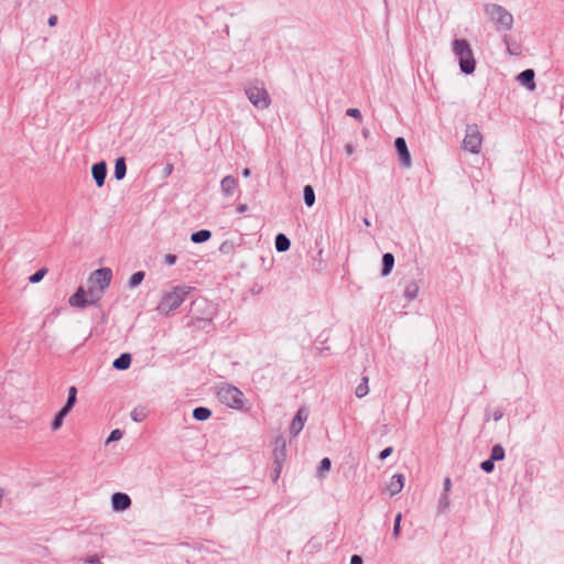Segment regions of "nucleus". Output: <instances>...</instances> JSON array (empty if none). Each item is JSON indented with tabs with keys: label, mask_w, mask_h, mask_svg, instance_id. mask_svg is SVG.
<instances>
[{
	"label": "nucleus",
	"mask_w": 564,
	"mask_h": 564,
	"mask_svg": "<svg viewBox=\"0 0 564 564\" xmlns=\"http://www.w3.org/2000/svg\"><path fill=\"white\" fill-rule=\"evenodd\" d=\"M194 292L195 288L193 286L186 284L175 285L171 291L162 294L155 310L161 315H167L178 308L187 300H191L192 305H196L197 301L192 299Z\"/></svg>",
	"instance_id": "f257e3e1"
},
{
	"label": "nucleus",
	"mask_w": 564,
	"mask_h": 564,
	"mask_svg": "<svg viewBox=\"0 0 564 564\" xmlns=\"http://www.w3.org/2000/svg\"><path fill=\"white\" fill-rule=\"evenodd\" d=\"M452 51L456 56L459 69L465 75H473L476 70V59L470 43L466 39H454Z\"/></svg>",
	"instance_id": "f03ea898"
},
{
	"label": "nucleus",
	"mask_w": 564,
	"mask_h": 564,
	"mask_svg": "<svg viewBox=\"0 0 564 564\" xmlns=\"http://www.w3.org/2000/svg\"><path fill=\"white\" fill-rule=\"evenodd\" d=\"M484 12L495 24L498 32L512 29L513 15L505 7L497 3H487L484 6Z\"/></svg>",
	"instance_id": "7ed1b4c3"
},
{
	"label": "nucleus",
	"mask_w": 564,
	"mask_h": 564,
	"mask_svg": "<svg viewBox=\"0 0 564 564\" xmlns=\"http://www.w3.org/2000/svg\"><path fill=\"white\" fill-rule=\"evenodd\" d=\"M219 401L235 410L243 408V393L235 386L226 384L217 393Z\"/></svg>",
	"instance_id": "20e7f679"
},
{
	"label": "nucleus",
	"mask_w": 564,
	"mask_h": 564,
	"mask_svg": "<svg viewBox=\"0 0 564 564\" xmlns=\"http://www.w3.org/2000/svg\"><path fill=\"white\" fill-rule=\"evenodd\" d=\"M482 143V134L476 123L467 124L466 134L463 140L464 150L477 154L480 152Z\"/></svg>",
	"instance_id": "39448f33"
},
{
	"label": "nucleus",
	"mask_w": 564,
	"mask_h": 564,
	"mask_svg": "<svg viewBox=\"0 0 564 564\" xmlns=\"http://www.w3.org/2000/svg\"><path fill=\"white\" fill-rule=\"evenodd\" d=\"M245 93L252 106L258 109H267L271 105L270 95L264 87H247Z\"/></svg>",
	"instance_id": "423d86ee"
},
{
	"label": "nucleus",
	"mask_w": 564,
	"mask_h": 564,
	"mask_svg": "<svg viewBox=\"0 0 564 564\" xmlns=\"http://www.w3.org/2000/svg\"><path fill=\"white\" fill-rule=\"evenodd\" d=\"M273 449V479L276 480L281 474L283 463L286 459V441L280 435L275 437Z\"/></svg>",
	"instance_id": "0eeeda50"
},
{
	"label": "nucleus",
	"mask_w": 564,
	"mask_h": 564,
	"mask_svg": "<svg viewBox=\"0 0 564 564\" xmlns=\"http://www.w3.org/2000/svg\"><path fill=\"white\" fill-rule=\"evenodd\" d=\"M111 279L112 270L110 268L102 267L90 274L89 282L96 285L99 292H104L110 285Z\"/></svg>",
	"instance_id": "6e6552de"
},
{
	"label": "nucleus",
	"mask_w": 564,
	"mask_h": 564,
	"mask_svg": "<svg viewBox=\"0 0 564 564\" xmlns=\"http://www.w3.org/2000/svg\"><path fill=\"white\" fill-rule=\"evenodd\" d=\"M394 150L398 154V159L400 161V164L403 167L409 169L412 165L411 154L408 149L406 141L403 137H398L394 140Z\"/></svg>",
	"instance_id": "1a4fd4ad"
},
{
	"label": "nucleus",
	"mask_w": 564,
	"mask_h": 564,
	"mask_svg": "<svg viewBox=\"0 0 564 564\" xmlns=\"http://www.w3.org/2000/svg\"><path fill=\"white\" fill-rule=\"evenodd\" d=\"M307 416H308V411L305 406H301L296 411V413L291 422V425H290V434L292 437H295L301 433V431L303 430L304 424L307 420Z\"/></svg>",
	"instance_id": "9d476101"
},
{
	"label": "nucleus",
	"mask_w": 564,
	"mask_h": 564,
	"mask_svg": "<svg viewBox=\"0 0 564 564\" xmlns=\"http://www.w3.org/2000/svg\"><path fill=\"white\" fill-rule=\"evenodd\" d=\"M132 500L126 492H115L111 496V508L116 512H123L131 507Z\"/></svg>",
	"instance_id": "9b49d317"
},
{
	"label": "nucleus",
	"mask_w": 564,
	"mask_h": 564,
	"mask_svg": "<svg viewBox=\"0 0 564 564\" xmlns=\"http://www.w3.org/2000/svg\"><path fill=\"white\" fill-rule=\"evenodd\" d=\"M107 174L108 167L105 161H99L93 164L91 175L97 187H102L105 185Z\"/></svg>",
	"instance_id": "f8f14e48"
},
{
	"label": "nucleus",
	"mask_w": 564,
	"mask_h": 564,
	"mask_svg": "<svg viewBox=\"0 0 564 564\" xmlns=\"http://www.w3.org/2000/svg\"><path fill=\"white\" fill-rule=\"evenodd\" d=\"M213 321L214 319H189V322L186 325V328H188L192 333V336L196 338L197 335L195 333L197 330H202L208 334L214 329Z\"/></svg>",
	"instance_id": "ddd939ff"
},
{
	"label": "nucleus",
	"mask_w": 564,
	"mask_h": 564,
	"mask_svg": "<svg viewBox=\"0 0 564 564\" xmlns=\"http://www.w3.org/2000/svg\"><path fill=\"white\" fill-rule=\"evenodd\" d=\"M535 72L534 69L532 68H527L522 72H520L517 77H516V80L521 85L523 86L524 88H527L529 91H534L535 88H536V85H535Z\"/></svg>",
	"instance_id": "4468645a"
},
{
	"label": "nucleus",
	"mask_w": 564,
	"mask_h": 564,
	"mask_svg": "<svg viewBox=\"0 0 564 564\" xmlns=\"http://www.w3.org/2000/svg\"><path fill=\"white\" fill-rule=\"evenodd\" d=\"M68 303L73 307L84 308L91 305V300L87 301V293L84 286H78L74 294L68 299Z\"/></svg>",
	"instance_id": "2eb2a0df"
},
{
	"label": "nucleus",
	"mask_w": 564,
	"mask_h": 564,
	"mask_svg": "<svg viewBox=\"0 0 564 564\" xmlns=\"http://www.w3.org/2000/svg\"><path fill=\"white\" fill-rule=\"evenodd\" d=\"M238 187V178L227 175L220 181V189L224 196H231Z\"/></svg>",
	"instance_id": "dca6fc26"
},
{
	"label": "nucleus",
	"mask_w": 564,
	"mask_h": 564,
	"mask_svg": "<svg viewBox=\"0 0 564 564\" xmlns=\"http://www.w3.org/2000/svg\"><path fill=\"white\" fill-rule=\"evenodd\" d=\"M404 481L405 478L403 474H394L391 477L389 485L387 486V489L389 490L390 495L394 496L399 494L404 487Z\"/></svg>",
	"instance_id": "f3484780"
},
{
	"label": "nucleus",
	"mask_w": 564,
	"mask_h": 564,
	"mask_svg": "<svg viewBox=\"0 0 564 564\" xmlns=\"http://www.w3.org/2000/svg\"><path fill=\"white\" fill-rule=\"evenodd\" d=\"M132 362V356L130 352H122L112 361V367L116 370H127L130 368Z\"/></svg>",
	"instance_id": "a211bd4d"
},
{
	"label": "nucleus",
	"mask_w": 564,
	"mask_h": 564,
	"mask_svg": "<svg viewBox=\"0 0 564 564\" xmlns=\"http://www.w3.org/2000/svg\"><path fill=\"white\" fill-rule=\"evenodd\" d=\"M394 256L391 252H386L381 260V276H388L394 267Z\"/></svg>",
	"instance_id": "6ab92c4d"
},
{
	"label": "nucleus",
	"mask_w": 564,
	"mask_h": 564,
	"mask_svg": "<svg viewBox=\"0 0 564 564\" xmlns=\"http://www.w3.org/2000/svg\"><path fill=\"white\" fill-rule=\"evenodd\" d=\"M127 174V162L124 156H118L115 160V167H113V177L117 181H121L126 177Z\"/></svg>",
	"instance_id": "aec40b11"
},
{
	"label": "nucleus",
	"mask_w": 564,
	"mask_h": 564,
	"mask_svg": "<svg viewBox=\"0 0 564 564\" xmlns=\"http://www.w3.org/2000/svg\"><path fill=\"white\" fill-rule=\"evenodd\" d=\"M274 246L278 252H286L291 247V240L282 232H279L274 238Z\"/></svg>",
	"instance_id": "412c9836"
},
{
	"label": "nucleus",
	"mask_w": 564,
	"mask_h": 564,
	"mask_svg": "<svg viewBox=\"0 0 564 564\" xmlns=\"http://www.w3.org/2000/svg\"><path fill=\"white\" fill-rule=\"evenodd\" d=\"M212 415H213V412L207 406H196L192 411L193 419L196 420V421H199V422L207 421L208 419L212 417Z\"/></svg>",
	"instance_id": "4be33fe9"
},
{
	"label": "nucleus",
	"mask_w": 564,
	"mask_h": 564,
	"mask_svg": "<svg viewBox=\"0 0 564 564\" xmlns=\"http://www.w3.org/2000/svg\"><path fill=\"white\" fill-rule=\"evenodd\" d=\"M212 238V231L208 229H199L191 234V241L193 243H204Z\"/></svg>",
	"instance_id": "5701e85b"
},
{
	"label": "nucleus",
	"mask_w": 564,
	"mask_h": 564,
	"mask_svg": "<svg viewBox=\"0 0 564 564\" xmlns=\"http://www.w3.org/2000/svg\"><path fill=\"white\" fill-rule=\"evenodd\" d=\"M303 200L307 207H312L315 204V191L310 184L303 187Z\"/></svg>",
	"instance_id": "b1692460"
},
{
	"label": "nucleus",
	"mask_w": 564,
	"mask_h": 564,
	"mask_svg": "<svg viewBox=\"0 0 564 564\" xmlns=\"http://www.w3.org/2000/svg\"><path fill=\"white\" fill-rule=\"evenodd\" d=\"M489 457L495 462L503 460L506 457V451L501 444H495L491 447Z\"/></svg>",
	"instance_id": "393cba45"
},
{
	"label": "nucleus",
	"mask_w": 564,
	"mask_h": 564,
	"mask_svg": "<svg viewBox=\"0 0 564 564\" xmlns=\"http://www.w3.org/2000/svg\"><path fill=\"white\" fill-rule=\"evenodd\" d=\"M144 278H145L144 271H137V272L132 273V275L130 276V279L128 281V286L130 289L138 288L143 282Z\"/></svg>",
	"instance_id": "a878e982"
},
{
	"label": "nucleus",
	"mask_w": 564,
	"mask_h": 564,
	"mask_svg": "<svg viewBox=\"0 0 564 564\" xmlns=\"http://www.w3.org/2000/svg\"><path fill=\"white\" fill-rule=\"evenodd\" d=\"M67 415H68L67 413H65L62 409H59V410L55 413V415H54V417H53V420H52V422H51V429H52L53 431H57V430H59V429H61V426L63 425L64 419H65Z\"/></svg>",
	"instance_id": "bb28decb"
},
{
	"label": "nucleus",
	"mask_w": 564,
	"mask_h": 564,
	"mask_svg": "<svg viewBox=\"0 0 564 564\" xmlns=\"http://www.w3.org/2000/svg\"><path fill=\"white\" fill-rule=\"evenodd\" d=\"M502 42L506 44L507 51L510 55H519L520 54V52H519L520 46L517 43L512 42L511 37L508 34L503 35Z\"/></svg>",
	"instance_id": "cd10ccee"
},
{
	"label": "nucleus",
	"mask_w": 564,
	"mask_h": 564,
	"mask_svg": "<svg viewBox=\"0 0 564 564\" xmlns=\"http://www.w3.org/2000/svg\"><path fill=\"white\" fill-rule=\"evenodd\" d=\"M419 286L415 282H410L406 284L403 291V295L408 300H414L417 296Z\"/></svg>",
	"instance_id": "c85d7f7f"
},
{
	"label": "nucleus",
	"mask_w": 564,
	"mask_h": 564,
	"mask_svg": "<svg viewBox=\"0 0 564 564\" xmlns=\"http://www.w3.org/2000/svg\"><path fill=\"white\" fill-rule=\"evenodd\" d=\"M369 392L368 387V377H362L361 382L356 387L355 394L357 398L361 399L366 397Z\"/></svg>",
	"instance_id": "c756f323"
},
{
	"label": "nucleus",
	"mask_w": 564,
	"mask_h": 564,
	"mask_svg": "<svg viewBox=\"0 0 564 564\" xmlns=\"http://www.w3.org/2000/svg\"><path fill=\"white\" fill-rule=\"evenodd\" d=\"M47 272H48L47 268H45V267L40 268L33 274H31L28 280L32 284L39 283L44 279V276L47 274Z\"/></svg>",
	"instance_id": "7c9ffc66"
},
{
	"label": "nucleus",
	"mask_w": 564,
	"mask_h": 564,
	"mask_svg": "<svg viewBox=\"0 0 564 564\" xmlns=\"http://www.w3.org/2000/svg\"><path fill=\"white\" fill-rule=\"evenodd\" d=\"M401 521H402V513L398 512L397 516L394 517L392 535H391L392 539H394V540H398L400 538V534H401Z\"/></svg>",
	"instance_id": "2f4dec72"
},
{
	"label": "nucleus",
	"mask_w": 564,
	"mask_h": 564,
	"mask_svg": "<svg viewBox=\"0 0 564 564\" xmlns=\"http://www.w3.org/2000/svg\"><path fill=\"white\" fill-rule=\"evenodd\" d=\"M330 467H332L330 459L328 457L322 458V460L319 462V465L317 467V475L319 477H324V474L326 471H329Z\"/></svg>",
	"instance_id": "473e14b6"
},
{
	"label": "nucleus",
	"mask_w": 564,
	"mask_h": 564,
	"mask_svg": "<svg viewBox=\"0 0 564 564\" xmlns=\"http://www.w3.org/2000/svg\"><path fill=\"white\" fill-rule=\"evenodd\" d=\"M495 460L490 457L480 463V469L486 474H491L495 470Z\"/></svg>",
	"instance_id": "72a5a7b5"
},
{
	"label": "nucleus",
	"mask_w": 564,
	"mask_h": 564,
	"mask_svg": "<svg viewBox=\"0 0 564 564\" xmlns=\"http://www.w3.org/2000/svg\"><path fill=\"white\" fill-rule=\"evenodd\" d=\"M123 432L120 429H115L110 432L106 440V444H110L112 442H118L122 438Z\"/></svg>",
	"instance_id": "f704fd0d"
},
{
	"label": "nucleus",
	"mask_w": 564,
	"mask_h": 564,
	"mask_svg": "<svg viewBox=\"0 0 564 564\" xmlns=\"http://www.w3.org/2000/svg\"><path fill=\"white\" fill-rule=\"evenodd\" d=\"M322 546V543L316 541L315 538H312L305 545V549L307 550V552L310 553H313V552H316L321 549Z\"/></svg>",
	"instance_id": "c9c22d12"
},
{
	"label": "nucleus",
	"mask_w": 564,
	"mask_h": 564,
	"mask_svg": "<svg viewBox=\"0 0 564 564\" xmlns=\"http://www.w3.org/2000/svg\"><path fill=\"white\" fill-rule=\"evenodd\" d=\"M235 249V245L232 241H229V240H225L224 242H221L220 247H219V251L224 254H228L230 252H232Z\"/></svg>",
	"instance_id": "e433bc0d"
},
{
	"label": "nucleus",
	"mask_w": 564,
	"mask_h": 564,
	"mask_svg": "<svg viewBox=\"0 0 564 564\" xmlns=\"http://www.w3.org/2000/svg\"><path fill=\"white\" fill-rule=\"evenodd\" d=\"M346 116L351 117L358 121L362 120V113L358 108H348L346 110Z\"/></svg>",
	"instance_id": "4c0bfd02"
},
{
	"label": "nucleus",
	"mask_w": 564,
	"mask_h": 564,
	"mask_svg": "<svg viewBox=\"0 0 564 564\" xmlns=\"http://www.w3.org/2000/svg\"><path fill=\"white\" fill-rule=\"evenodd\" d=\"M131 419L134 421V422H142L144 419H145V413L143 410H138V409H134L131 414H130Z\"/></svg>",
	"instance_id": "58836bf2"
},
{
	"label": "nucleus",
	"mask_w": 564,
	"mask_h": 564,
	"mask_svg": "<svg viewBox=\"0 0 564 564\" xmlns=\"http://www.w3.org/2000/svg\"><path fill=\"white\" fill-rule=\"evenodd\" d=\"M86 293H87V301L91 300V305H96L97 302L99 301L97 291L94 288H90L88 291H86Z\"/></svg>",
	"instance_id": "ea45409f"
},
{
	"label": "nucleus",
	"mask_w": 564,
	"mask_h": 564,
	"mask_svg": "<svg viewBox=\"0 0 564 564\" xmlns=\"http://www.w3.org/2000/svg\"><path fill=\"white\" fill-rule=\"evenodd\" d=\"M67 399L66 400H70L72 403L76 404L77 402V393H78V390L75 386H72L68 388V391H67Z\"/></svg>",
	"instance_id": "a19ab883"
},
{
	"label": "nucleus",
	"mask_w": 564,
	"mask_h": 564,
	"mask_svg": "<svg viewBox=\"0 0 564 564\" xmlns=\"http://www.w3.org/2000/svg\"><path fill=\"white\" fill-rule=\"evenodd\" d=\"M393 453V447L392 446H388L386 448H383L379 455H378V458L380 460H384L386 458H388L391 454Z\"/></svg>",
	"instance_id": "79ce46f5"
},
{
	"label": "nucleus",
	"mask_w": 564,
	"mask_h": 564,
	"mask_svg": "<svg viewBox=\"0 0 564 564\" xmlns=\"http://www.w3.org/2000/svg\"><path fill=\"white\" fill-rule=\"evenodd\" d=\"M85 564H101L100 557L97 554L89 555L83 560Z\"/></svg>",
	"instance_id": "37998d69"
},
{
	"label": "nucleus",
	"mask_w": 564,
	"mask_h": 564,
	"mask_svg": "<svg viewBox=\"0 0 564 564\" xmlns=\"http://www.w3.org/2000/svg\"><path fill=\"white\" fill-rule=\"evenodd\" d=\"M176 261H177V257H176V254L167 253V254H165V257H164V263H165L166 265H169V267L174 265V264L176 263Z\"/></svg>",
	"instance_id": "c03bdc74"
},
{
	"label": "nucleus",
	"mask_w": 564,
	"mask_h": 564,
	"mask_svg": "<svg viewBox=\"0 0 564 564\" xmlns=\"http://www.w3.org/2000/svg\"><path fill=\"white\" fill-rule=\"evenodd\" d=\"M173 171H174V165L172 163H167L162 171V176L167 177L173 173Z\"/></svg>",
	"instance_id": "a18cd8bd"
},
{
	"label": "nucleus",
	"mask_w": 564,
	"mask_h": 564,
	"mask_svg": "<svg viewBox=\"0 0 564 564\" xmlns=\"http://www.w3.org/2000/svg\"><path fill=\"white\" fill-rule=\"evenodd\" d=\"M75 406L74 403H72L70 400H66L65 404L61 408L65 413L69 414V412L73 410V408Z\"/></svg>",
	"instance_id": "49530a36"
},
{
	"label": "nucleus",
	"mask_w": 564,
	"mask_h": 564,
	"mask_svg": "<svg viewBox=\"0 0 564 564\" xmlns=\"http://www.w3.org/2000/svg\"><path fill=\"white\" fill-rule=\"evenodd\" d=\"M349 564H364V558L362 556L358 555V554H354L350 556V563Z\"/></svg>",
	"instance_id": "de8ad7c7"
},
{
	"label": "nucleus",
	"mask_w": 564,
	"mask_h": 564,
	"mask_svg": "<svg viewBox=\"0 0 564 564\" xmlns=\"http://www.w3.org/2000/svg\"><path fill=\"white\" fill-rule=\"evenodd\" d=\"M491 416H492L494 421L498 422V421H500V420L503 417V411H502V410H500V409L495 410V411L492 412V415H491Z\"/></svg>",
	"instance_id": "09e8293b"
},
{
	"label": "nucleus",
	"mask_w": 564,
	"mask_h": 564,
	"mask_svg": "<svg viewBox=\"0 0 564 564\" xmlns=\"http://www.w3.org/2000/svg\"><path fill=\"white\" fill-rule=\"evenodd\" d=\"M452 481L449 477L444 479V494H447L451 490Z\"/></svg>",
	"instance_id": "8fccbe9b"
},
{
	"label": "nucleus",
	"mask_w": 564,
	"mask_h": 564,
	"mask_svg": "<svg viewBox=\"0 0 564 564\" xmlns=\"http://www.w3.org/2000/svg\"><path fill=\"white\" fill-rule=\"evenodd\" d=\"M249 209L247 204H238L236 207L237 213L243 214Z\"/></svg>",
	"instance_id": "3c124183"
},
{
	"label": "nucleus",
	"mask_w": 564,
	"mask_h": 564,
	"mask_svg": "<svg viewBox=\"0 0 564 564\" xmlns=\"http://www.w3.org/2000/svg\"><path fill=\"white\" fill-rule=\"evenodd\" d=\"M57 21H58L57 15L53 14V15H51V17L48 18V20H47V24H48L50 26H55V25L57 24Z\"/></svg>",
	"instance_id": "603ef678"
},
{
	"label": "nucleus",
	"mask_w": 564,
	"mask_h": 564,
	"mask_svg": "<svg viewBox=\"0 0 564 564\" xmlns=\"http://www.w3.org/2000/svg\"><path fill=\"white\" fill-rule=\"evenodd\" d=\"M440 506H443L444 508L448 506V497L447 494H444L438 501Z\"/></svg>",
	"instance_id": "864d4df0"
},
{
	"label": "nucleus",
	"mask_w": 564,
	"mask_h": 564,
	"mask_svg": "<svg viewBox=\"0 0 564 564\" xmlns=\"http://www.w3.org/2000/svg\"><path fill=\"white\" fill-rule=\"evenodd\" d=\"M241 175H242L243 177H249V176L251 175V170H250L249 167H245V169H242V171H241Z\"/></svg>",
	"instance_id": "5fc2aeb1"
},
{
	"label": "nucleus",
	"mask_w": 564,
	"mask_h": 564,
	"mask_svg": "<svg viewBox=\"0 0 564 564\" xmlns=\"http://www.w3.org/2000/svg\"><path fill=\"white\" fill-rule=\"evenodd\" d=\"M345 149H346V152H347L348 154H351V153H352V151H354V148H352V145H351V144H346Z\"/></svg>",
	"instance_id": "6e6d98bb"
},
{
	"label": "nucleus",
	"mask_w": 564,
	"mask_h": 564,
	"mask_svg": "<svg viewBox=\"0 0 564 564\" xmlns=\"http://www.w3.org/2000/svg\"><path fill=\"white\" fill-rule=\"evenodd\" d=\"M362 221H364V224H365L367 227H369V226L371 225L370 220H369L367 217H365V218L362 219Z\"/></svg>",
	"instance_id": "4d7b16f0"
},
{
	"label": "nucleus",
	"mask_w": 564,
	"mask_h": 564,
	"mask_svg": "<svg viewBox=\"0 0 564 564\" xmlns=\"http://www.w3.org/2000/svg\"><path fill=\"white\" fill-rule=\"evenodd\" d=\"M59 313H61V308H55V310L52 312V314H53V315H57V314H59Z\"/></svg>",
	"instance_id": "13d9d810"
},
{
	"label": "nucleus",
	"mask_w": 564,
	"mask_h": 564,
	"mask_svg": "<svg viewBox=\"0 0 564 564\" xmlns=\"http://www.w3.org/2000/svg\"><path fill=\"white\" fill-rule=\"evenodd\" d=\"M368 133H369V131H368L367 129H364V130H362V134H364L365 137H367V135H368Z\"/></svg>",
	"instance_id": "bf43d9fd"
},
{
	"label": "nucleus",
	"mask_w": 564,
	"mask_h": 564,
	"mask_svg": "<svg viewBox=\"0 0 564 564\" xmlns=\"http://www.w3.org/2000/svg\"><path fill=\"white\" fill-rule=\"evenodd\" d=\"M185 317H186V318H189V317H197V316H196V315H194V314L188 313Z\"/></svg>",
	"instance_id": "052dcab7"
},
{
	"label": "nucleus",
	"mask_w": 564,
	"mask_h": 564,
	"mask_svg": "<svg viewBox=\"0 0 564 564\" xmlns=\"http://www.w3.org/2000/svg\"><path fill=\"white\" fill-rule=\"evenodd\" d=\"M489 419H490V414L488 411H486V421H489Z\"/></svg>",
	"instance_id": "680f3d73"
}]
</instances>
